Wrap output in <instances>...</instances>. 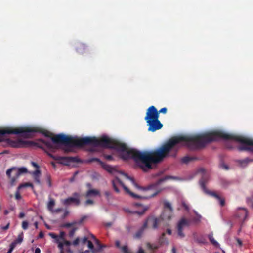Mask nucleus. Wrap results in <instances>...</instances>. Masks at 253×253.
<instances>
[{"mask_svg": "<svg viewBox=\"0 0 253 253\" xmlns=\"http://www.w3.org/2000/svg\"><path fill=\"white\" fill-rule=\"evenodd\" d=\"M220 139V131H214L202 134L178 136L169 140L166 143L156 150L141 152L129 149L125 143L114 141L112 149L126 153V158H131L144 171L152 169V164L162 162L164 158L169 156L175 157L181 142L191 150L204 148L211 142Z\"/></svg>", "mask_w": 253, "mask_h": 253, "instance_id": "obj_1", "label": "nucleus"}, {"mask_svg": "<svg viewBox=\"0 0 253 253\" xmlns=\"http://www.w3.org/2000/svg\"><path fill=\"white\" fill-rule=\"evenodd\" d=\"M93 162H97L99 163L102 166V167L107 171H108L109 173H111L115 176V179L112 180V184L113 188L114 190V191L116 193H119L120 190L118 189V188L117 187L116 182H118L120 185L123 187L124 190L125 191L126 193L128 194L129 195H130L132 197L135 198V199H140V198H150L154 197L156 196L157 194H158L160 192L161 190H157L156 191L154 192V193H152L150 194V195L147 196V197H142L138 195H137L136 194H134V193L132 192L129 190V189L124 184V183L117 177V174L120 173L123 175H124L125 177H126L127 179L129 180L132 184L137 189L139 190H143L144 191H147L151 190H155L157 188V187L161 184L163 181L170 179L171 178L170 176H166L164 178H161L159 179L156 183L151 184L147 187H142L139 185H138L135 181L133 178L129 176L127 174L124 173L122 171H118L115 168L112 167V166L108 165L107 164H106L104 163H103L100 160L97 158H91L87 160V162L88 163H92Z\"/></svg>", "mask_w": 253, "mask_h": 253, "instance_id": "obj_2", "label": "nucleus"}, {"mask_svg": "<svg viewBox=\"0 0 253 253\" xmlns=\"http://www.w3.org/2000/svg\"><path fill=\"white\" fill-rule=\"evenodd\" d=\"M65 140L67 142H73L75 145L85 146L92 145L93 146H100L106 148H112L114 140L107 136H103L100 139L96 137H86L82 138L78 140H74L69 138H65Z\"/></svg>", "mask_w": 253, "mask_h": 253, "instance_id": "obj_3", "label": "nucleus"}, {"mask_svg": "<svg viewBox=\"0 0 253 253\" xmlns=\"http://www.w3.org/2000/svg\"><path fill=\"white\" fill-rule=\"evenodd\" d=\"M40 141L42 142V145L39 147L45 151L48 155L54 160L57 161L60 164L64 165H69L71 163H79L81 160L78 157H62L54 156L49 152H54L59 147L54 145L50 141H46L43 139H40Z\"/></svg>", "mask_w": 253, "mask_h": 253, "instance_id": "obj_4", "label": "nucleus"}, {"mask_svg": "<svg viewBox=\"0 0 253 253\" xmlns=\"http://www.w3.org/2000/svg\"><path fill=\"white\" fill-rule=\"evenodd\" d=\"M39 132L43 134L45 136L49 137V133L44 130H41L37 127H20L13 128L11 127H7L0 129V142L2 141V137L5 134H21V136L25 138H29L32 136V133Z\"/></svg>", "mask_w": 253, "mask_h": 253, "instance_id": "obj_5", "label": "nucleus"}, {"mask_svg": "<svg viewBox=\"0 0 253 253\" xmlns=\"http://www.w3.org/2000/svg\"><path fill=\"white\" fill-rule=\"evenodd\" d=\"M38 128L41 130H44V129H42L39 127ZM45 130V129H44ZM49 133L50 136L49 137H51L52 141L55 144H62L65 145V147H63L62 149L64 151L65 153H68L70 152L73 151V148L75 147H81L83 146L77 145H75L73 143V142H67L65 140V138H69L74 140H78L81 139V138H75L71 136H69L68 135H66L64 134H59L55 135L54 136L51 137L52 135L51 133L48 131ZM48 137L47 136H46Z\"/></svg>", "mask_w": 253, "mask_h": 253, "instance_id": "obj_6", "label": "nucleus"}, {"mask_svg": "<svg viewBox=\"0 0 253 253\" xmlns=\"http://www.w3.org/2000/svg\"><path fill=\"white\" fill-rule=\"evenodd\" d=\"M197 172L198 173H201L202 174L201 178L199 180V184L204 193L208 195L215 197L216 199L218 200V201L220 202V205L222 207L224 206L225 204V199L224 198H222L219 195H218L215 192L211 191L208 190L206 187L205 184L208 180V177L207 175L206 174L205 169L203 168H200L198 170Z\"/></svg>", "mask_w": 253, "mask_h": 253, "instance_id": "obj_7", "label": "nucleus"}, {"mask_svg": "<svg viewBox=\"0 0 253 253\" xmlns=\"http://www.w3.org/2000/svg\"><path fill=\"white\" fill-rule=\"evenodd\" d=\"M27 172V169L24 167L19 168L18 169L15 168L8 169L6 171V174L10 179L11 185L13 186L14 185L16 180L21 174Z\"/></svg>", "mask_w": 253, "mask_h": 253, "instance_id": "obj_8", "label": "nucleus"}, {"mask_svg": "<svg viewBox=\"0 0 253 253\" xmlns=\"http://www.w3.org/2000/svg\"><path fill=\"white\" fill-rule=\"evenodd\" d=\"M190 225V222L188 220L185 218H182L177 223V230L178 236L180 238H183L185 237V234L183 232V229L186 227H188Z\"/></svg>", "mask_w": 253, "mask_h": 253, "instance_id": "obj_9", "label": "nucleus"}, {"mask_svg": "<svg viewBox=\"0 0 253 253\" xmlns=\"http://www.w3.org/2000/svg\"><path fill=\"white\" fill-rule=\"evenodd\" d=\"M164 208L165 209L161 215L163 220H169L172 216L173 209L171 204L167 201L164 202Z\"/></svg>", "mask_w": 253, "mask_h": 253, "instance_id": "obj_10", "label": "nucleus"}, {"mask_svg": "<svg viewBox=\"0 0 253 253\" xmlns=\"http://www.w3.org/2000/svg\"><path fill=\"white\" fill-rule=\"evenodd\" d=\"M159 118L158 110L154 106H151L146 110L145 120L146 122Z\"/></svg>", "mask_w": 253, "mask_h": 253, "instance_id": "obj_11", "label": "nucleus"}, {"mask_svg": "<svg viewBox=\"0 0 253 253\" xmlns=\"http://www.w3.org/2000/svg\"><path fill=\"white\" fill-rule=\"evenodd\" d=\"M148 127V131L151 132H155L157 130L161 129L163 125L161 123L159 119L152 120L146 122Z\"/></svg>", "mask_w": 253, "mask_h": 253, "instance_id": "obj_12", "label": "nucleus"}, {"mask_svg": "<svg viewBox=\"0 0 253 253\" xmlns=\"http://www.w3.org/2000/svg\"><path fill=\"white\" fill-rule=\"evenodd\" d=\"M73 197H70L62 200V204L65 206H68L72 204H74L77 206L79 205L80 204V194L78 193L75 192L73 194Z\"/></svg>", "mask_w": 253, "mask_h": 253, "instance_id": "obj_13", "label": "nucleus"}, {"mask_svg": "<svg viewBox=\"0 0 253 253\" xmlns=\"http://www.w3.org/2000/svg\"><path fill=\"white\" fill-rule=\"evenodd\" d=\"M85 216H83L79 220L74 221L70 223H64L62 225V227L64 228H70L72 227L73 228L77 225H81L85 220Z\"/></svg>", "mask_w": 253, "mask_h": 253, "instance_id": "obj_14", "label": "nucleus"}, {"mask_svg": "<svg viewBox=\"0 0 253 253\" xmlns=\"http://www.w3.org/2000/svg\"><path fill=\"white\" fill-rule=\"evenodd\" d=\"M147 221V225H148V223H151L152 224V227L154 229H157L158 227V224L159 223V219L157 218H155L153 217H149L146 220L145 222Z\"/></svg>", "mask_w": 253, "mask_h": 253, "instance_id": "obj_15", "label": "nucleus"}, {"mask_svg": "<svg viewBox=\"0 0 253 253\" xmlns=\"http://www.w3.org/2000/svg\"><path fill=\"white\" fill-rule=\"evenodd\" d=\"M96 196H100V193L98 190L95 189H90L85 194V197L86 198Z\"/></svg>", "mask_w": 253, "mask_h": 253, "instance_id": "obj_16", "label": "nucleus"}, {"mask_svg": "<svg viewBox=\"0 0 253 253\" xmlns=\"http://www.w3.org/2000/svg\"><path fill=\"white\" fill-rule=\"evenodd\" d=\"M149 209V206H145L143 207V209L142 211H130L129 210H126L127 212L131 213V214H137L140 216L143 215L145 212Z\"/></svg>", "mask_w": 253, "mask_h": 253, "instance_id": "obj_17", "label": "nucleus"}, {"mask_svg": "<svg viewBox=\"0 0 253 253\" xmlns=\"http://www.w3.org/2000/svg\"><path fill=\"white\" fill-rule=\"evenodd\" d=\"M77 51L80 53L83 54L87 50V46L84 43H78L76 47Z\"/></svg>", "mask_w": 253, "mask_h": 253, "instance_id": "obj_18", "label": "nucleus"}, {"mask_svg": "<svg viewBox=\"0 0 253 253\" xmlns=\"http://www.w3.org/2000/svg\"><path fill=\"white\" fill-rule=\"evenodd\" d=\"M147 228V221L144 222L142 226L138 230L135 234V237L139 238L142 235L144 231Z\"/></svg>", "mask_w": 253, "mask_h": 253, "instance_id": "obj_19", "label": "nucleus"}, {"mask_svg": "<svg viewBox=\"0 0 253 253\" xmlns=\"http://www.w3.org/2000/svg\"><path fill=\"white\" fill-rule=\"evenodd\" d=\"M24 144V142L22 140H18L17 141H10V145L14 148H20L22 147Z\"/></svg>", "mask_w": 253, "mask_h": 253, "instance_id": "obj_20", "label": "nucleus"}, {"mask_svg": "<svg viewBox=\"0 0 253 253\" xmlns=\"http://www.w3.org/2000/svg\"><path fill=\"white\" fill-rule=\"evenodd\" d=\"M23 240V233L21 232L18 236V237L16 239H15L13 242H12L11 244H14V246L16 247V245L18 244H20L22 242Z\"/></svg>", "mask_w": 253, "mask_h": 253, "instance_id": "obj_21", "label": "nucleus"}, {"mask_svg": "<svg viewBox=\"0 0 253 253\" xmlns=\"http://www.w3.org/2000/svg\"><path fill=\"white\" fill-rule=\"evenodd\" d=\"M195 240L199 244H206L207 243L206 239L203 235L195 237Z\"/></svg>", "mask_w": 253, "mask_h": 253, "instance_id": "obj_22", "label": "nucleus"}, {"mask_svg": "<svg viewBox=\"0 0 253 253\" xmlns=\"http://www.w3.org/2000/svg\"><path fill=\"white\" fill-rule=\"evenodd\" d=\"M55 205V200L52 198H50L48 203H47V209L50 212L53 211V207Z\"/></svg>", "mask_w": 253, "mask_h": 253, "instance_id": "obj_23", "label": "nucleus"}, {"mask_svg": "<svg viewBox=\"0 0 253 253\" xmlns=\"http://www.w3.org/2000/svg\"><path fill=\"white\" fill-rule=\"evenodd\" d=\"M253 161V160L252 159L246 158L244 159L239 160L238 163L242 167H245L249 163L252 162Z\"/></svg>", "mask_w": 253, "mask_h": 253, "instance_id": "obj_24", "label": "nucleus"}, {"mask_svg": "<svg viewBox=\"0 0 253 253\" xmlns=\"http://www.w3.org/2000/svg\"><path fill=\"white\" fill-rule=\"evenodd\" d=\"M197 158H195V157H189V156H185V157H183L181 160V161L182 163H184V164H187L190 161H193L194 160H196Z\"/></svg>", "mask_w": 253, "mask_h": 253, "instance_id": "obj_25", "label": "nucleus"}, {"mask_svg": "<svg viewBox=\"0 0 253 253\" xmlns=\"http://www.w3.org/2000/svg\"><path fill=\"white\" fill-rule=\"evenodd\" d=\"M208 238L211 243L214 246L218 247L219 246L218 243L213 238L212 233L208 235Z\"/></svg>", "mask_w": 253, "mask_h": 253, "instance_id": "obj_26", "label": "nucleus"}, {"mask_svg": "<svg viewBox=\"0 0 253 253\" xmlns=\"http://www.w3.org/2000/svg\"><path fill=\"white\" fill-rule=\"evenodd\" d=\"M27 187H30L32 189L34 188L33 185L32 184V183H30V182H27V183H25L20 184L18 187L17 189H18V190H20V189H22V188Z\"/></svg>", "mask_w": 253, "mask_h": 253, "instance_id": "obj_27", "label": "nucleus"}, {"mask_svg": "<svg viewBox=\"0 0 253 253\" xmlns=\"http://www.w3.org/2000/svg\"><path fill=\"white\" fill-rule=\"evenodd\" d=\"M120 249L122 253H131L129 252L127 245L122 246Z\"/></svg>", "mask_w": 253, "mask_h": 253, "instance_id": "obj_28", "label": "nucleus"}, {"mask_svg": "<svg viewBox=\"0 0 253 253\" xmlns=\"http://www.w3.org/2000/svg\"><path fill=\"white\" fill-rule=\"evenodd\" d=\"M78 229V227H74L69 232V237L70 238H72L76 232V231Z\"/></svg>", "mask_w": 253, "mask_h": 253, "instance_id": "obj_29", "label": "nucleus"}, {"mask_svg": "<svg viewBox=\"0 0 253 253\" xmlns=\"http://www.w3.org/2000/svg\"><path fill=\"white\" fill-rule=\"evenodd\" d=\"M147 247L148 249H149L150 250H154V249H157L158 248V246H157L156 245H153L150 243H147Z\"/></svg>", "mask_w": 253, "mask_h": 253, "instance_id": "obj_30", "label": "nucleus"}, {"mask_svg": "<svg viewBox=\"0 0 253 253\" xmlns=\"http://www.w3.org/2000/svg\"><path fill=\"white\" fill-rule=\"evenodd\" d=\"M46 180H47V182L48 183V186L49 187H51L52 186V182H51V176L49 174H47Z\"/></svg>", "mask_w": 253, "mask_h": 253, "instance_id": "obj_31", "label": "nucleus"}, {"mask_svg": "<svg viewBox=\"0 0 253 253\" xmlns=\"http://www.w3.org/2000/svg\"><path fill=\"white\" fill-rule=\"evenodd\" d=\"M94 204V201L91 199H87L84 202V205L85 206H87L88 205H92Z\"/></svg>", "mask_w": 253, "mask_h": 253, "instance_id": "obj_32", "label": "nucleus"}, {"mask_svg": "<svg viewBox=\"0 0 253 253\" xmlns=\"http://www.w3.org/2000/svg\"><path fill=\"white\" fill-rule=\"evenodd\" d=\"M28 227V222L27 221H23L22 223V228L24 230H27Z\"/></svg>", "mask_w": 253, "mask_h": 253, "instance_id": "obj_33", "label": "nucleus"}, {"mask_svg": "<svg viewBox=\"0 0 253 253\" xmlns=\"http://www.w3.org/2000/svg\"><path fill=\"white\" fill-rule=\"evenodd\" d=\"M104 195L106 197V198L107 200H109L110 198L111 197V193L109 191H106L104 192Z\"/></svg>", "mask_w": 253, "mask_h": 253, "instance_id": "obj_34", "label": "nucleus"}, {"mask_svg": "<svg viewBox=\"0 0 253 253\" xmlns=\"http://www.w3.org/2000/svg\"><path fill=\"white\" fill-rule=\"evenodd\" d=\"M33 175L34 177H36L37 176H40L41 175V171L39 169H37L35 171L33 172Z\"/></svg>", "mask_w": 253, "mask_h": 253, "instance_id": "obj_35", "label": "nucleus"}, {"mask_svg": "<svg viewBox=\"0 0 253 253\" xmlns=\"http://www.w3.org/2000/svg\"><path fill=\"white\" fill-rule=\"evenodd\" d=\"M167 112V108L164 107L161 108L160 110L158 111V115L160 116V113L166 114Z\"/></svg>", "mask_w": 253, "mask_h": 253, "instance_id": "obj_36", "label": "nucleus"}, {"mask_svg": "<svg viewBox=\"0 0 253 253\" xmlns=\"http://www.w3.org/2000/svg\"><path fill=\"white\" fill-rule=\"evenodd\" d=\"M220 166L221 168H222V169H224L225 170H228L229 169V167L226 164H225L224 163H221L220 164Z\"/></svg>", "mask_w": 253, "mask_h": 253, "instance_id": "obj_37", "label": "nucleus"}, {"mask_svg": "<svg viewBox=\"0 0 253 253\" xmlns=\"http://www.w3.org/2000/svg\"><path fill=\"white\" fill-rule=\"evenodd\" d=\"M80 238L79 237H77L76 238V239L73 242V243H72L74 246H76L77 245H78V244H79V242H80Z\"/></svg>", "mask_w": 253, "mask_h": 253, "instance_id": "obj_38", "label": "nucleus"}, {"mask_svg": "<svg viewBox=\"0 0 253 253\" xmlns=\"http://www.w3.org/2000/svg\"><path fill=\"white\" fill-rule=\"evenodd\" d=\"M63 211V209L62 208H57L55 210L53 209V211H51V212L52 213H58L61 211Z\"/></svg>", "mask_w": 253, "mask_h": 253, "instance_id": "obj_39", "label": "nucleus"}, {"mask_svg": "<svg viewBox=\"0 0 253 253\" xmlns=\"http://www.w3.org/2000/svg\"><path fill=\"white\" fill-rule=\"evenodd\" d=\"M15 247L14 246V244H10V248H9L8 251H7V252L6 253H11L13 251V250H14V249L15 248Z\"/></svg>", "mask_w": 253, "mask_h": 253, "instance_id": "obj_40", "label": "nucleus"}, {"mask_svg": "<svg viewBox=\"0 0 253 253\" xmlns=\"http://www.w3.org/2000/svg\"><path fill=\"white\" fill-rule=\"evenodd\" d=\"M87 246L89 249L91 250L94 248V245L93 243L89 240L87 241Z\"/></svg>", "mask_w": 253, "mask_h": 253, "instance_id": "obj_41", "label": "nucleus"}, {"mask_svg": "<svg viewBox=\"0 0 253 253\" xmlns=\"http://www.w3.org/2000/svg\"><path fill=\"white\" fill-rule=\"evenodd\" d=\"M182 206L185 209V210H186L187 211H189V206L186 204V203L185 202L183 201L182 202Z\"/></svg>", "mask_w": 253, "mask_h": 253, "instance_id": "obj_42", "label": "nucleus"}, {"mask_svg": "<svg viewBox=\"0 0 253 253\" xmlns=\"http://www.w3.org/2000/svg\"><path fill=\"white\" fill-rule=\"evenodd\" d=\"M63 241L64 245L65 246H69L72 244V243L69 241H67L65 239Z\"/></svg>", "mask_w": 253, "mask_h": 253, "instance_id": "obj_43", "label": "nucleus"}, {"mask_svg": "<svg viewBox=\"0 0 253 253\" xmlns=\"http://www.w3.org/2000/svg\"><path fill=\"white\" fill-rule=\"evenodd\" d=\"M40 177L39 176H37L36 177H34L35 181L38 184L41 183Z\"/></svg>", "mask_w": 253, "mask_h": 253, "instance_id": "obj_44", "label": "nucleus"}, {"mask_svg": "<svg viewBox=\"0 0 253 253\" xmlns=\"http://www.w3.org/2000/svg\"><path fill=\"white\" fill-rule=\"evenodd\" d=\"M64 243L63 242H59L58 245V248L60 249V251H63L64 247Z\"/></svg>", "mask_w": 253, "mask_h": 253, "instance_id": "obj_45", "label": "nucleus"}, {"mask_svg": "<svg viewBox=\"0 0 253 253\" xmlns=\"http://www.w3.org/2000/svg\"><path fill=\"white\" fill-rule=\"evenodd\" d=\"M239 209H242L243 210V212L245 214V218H246L248 216V211H247V210L246 209V208H239Z\"/></svg>", "mask_w": 253, "mask_h": 253, "instance_id": "obj_46", "label": "nucleus"}, {"mask_svg": "<svg viewBox=\"0 0 253 253\" xmlns=\"http://www.w3.org/2000/svg\"><path fill=\"white\" fill-rule=\"evenodd\" d=\"M69 214V212L67 210H66L65 211H64V214H63V215L62 216V218L63 219L65 218L66 217H67Z\"/></svg>", "mask_w": 253, "mask_h": 253, "instance_id": "obj_47", "label": "nucleus"}, {"mask_svg": "<svg viewBox=\"0 0 253 253\" xmlns=\"http://www.w3.org/2000/svg\"><path fill=\"white\" fill-rule=\"evenodd\" d=\"M104 157L107 160H113V157L110 155H105L104 156Z\"/></svg>", "mask_w": 253, "mask_h": 253, "instance_id": "obj_48", "label": "nucleus"}, {"mask_svg": "<svg viewBox=\"0 0 253 253\" xmlns=\"http://www.w3.org/2000/svg\"><path fill=\"white\" fill-rule=\"evenodd\" d=\"M115 246L117 248L120 249L122 247V246H120V242L119 240H116L115 241Z\"/></svg>", "mask_w": 253, "mask_h": 253, "instance_id": "obj_49", "label": "nucleus"}, {"mask_svg": "<svg viewBox=\"0 0 253 253\" xmlns=\"http://www.w3.org/2000/svg\"><path fill=\"white\" fill-rule=\"evenodd\" d=\"M65 233L64 231H62L60 232V238L62 240H65L64 236H65Z\"/></svg>", "mask_w": 253, "mask_h": 253, "instance_id": "obj_50", "label": "nucleus"}, {"mask_svg": "<svg viewBox=\"0 0 253 253\" xmlns=\"http://www.w3.org/2000/svg\"><path fill=\"white\" fill-rule=\"evenodd\" d=\"M31 164L33 166L35 167L37 169H39V166L36 163H35L34 162H31Z\"/></svg>", "mask_w": 253, "mask_h": 253, "instance_id": "obj_51", "label": "nucleus"}, {"mask_svg": "<svg viewBox=\"0 0 253 253\" xmlns=\"http://www.w3.org/2000/svg\"><path fill=\"white\" fill-rule=\"evenodd\" d=\"M9 225H10V223H8L6 225H5V226H3L1 227V229L3 230H7L9 227Z\"/></svg>", "mask_w": 253, "mask_h": 253, "instance_id": "obj_52", "label": "nucleus"}, {"mask_svg": "<svg viewBox=\"0 0 253 253\" xmlns=\"http://www.w3.org/2000/svg\"><path fill=\"white\" fill-rule=\"evenodd\" d=\"M88 241L87 238L86 237H84L82 240V242L83 244H85Z\"/></svg>", "mask_w": 253, "mask_h": 253, "instance_id": "obj_53", "label": "nucleus"}, {"mask_svg": "<svg viewBox=\"0 0 253 253\" xmlns=\"http://www.w3.org/2000/svg\"><path fill=\"white\" fill-rule=\"evenodd\" d=\"M15 198L16 199L19 200L21 198V195L19 192H17L15 194Z\"/></svg>", "mask_w": 253, "mask_h": 253, "instance_id": "obj_54", "label": "nucleus"}, {"mask_svg": "<svg viewBox=\"0 0 253 253\" xmlns=\"http://www.w3.org/2000/svg\"><path fill=\"white\" fill-rule=\"evenodd\" d=\"M25 216V213L24 212H20L19 215V218H22Z\"/></svg>", "mask_w": 253, "mask_h": 253, "instance_id": "obj_55", "label": "nucleus"}, {"mask_svg": "<svg viewBox=\"0 0 253 253\" xmlns=\"http://www.w3.org/2000/svg\"><path fill=\"white\" fill-rule=\"evenodd\" d=\"M35 253H41V250L39 248H36L35 251Z\"/></svg>", "mask_w": 253, "mask_h": 253, "instance_id": "obj_56", "label": "nucleus"}, {"mask_svg": "<svg viewBox=\"0 0 253 253\" xmlns=\"http://www.w3.org/2000/svg\"><path fill=\"white\" fill-rule=\"evenodd\" d=\"M237 243L238 244L240 245V246H242V241L239 239H237Z\"/></svg>", "mask_w": 253, "mask_h": 253, "instance_id": "obj_57", "label": "nucleus"}, {"mask_svg": "<svg viewBox=\"0 0 253 253\" xmlns=\"http://www.w3.org/2000/svg\"><path fill=\"white\" fill-rule=\"evenodd\" d=\"M167 233L169 234V235H171V233H172V231L171 230V229H167Z\"/></svg>", "mask_w": 253, "mask_h": 253, "instance_id": "obj_58", "label": "nucleus"}, {"mask_svg": "<svg viewBox=\"0 0 253 253\" xmlns=\"http://www.w3.org/2000/svg\"><path fill=\"white\" fill-rule=\"evenodd\" d=\"M44 236V234L42 232H41L39 234V237L40 238H42V237H43Z\"/></svg>", "mask_w": 253, "mask_h": 253, "instance_id": "obj_59", "label": "nucleus"}, {"mask_svg": "<svg viewBox=\"0 0 253 253\" xmlns=\"http://www.w3.org/2000/svg\"><path fill=\"white\" fill-rule=\"evenodd\" d=\"M138 253H144V251L142 248H140L138 251Z\"/></svg>", "mask_w": 253, "mask_h": 253, "instance_id": "obj_60", "label": "nucleus"}, {"mask_svg": "<svg viewBox=\"0 0 253 253\" xmlns=\"http://www.w3.org/2000/svg\"><path fill=\"white\" fill-rule=\"evenodd\" d=\"M34 225L36 228V229H37L38 227V223L37 221H36L35 222V223H34Z\"/></svg>", "mask_w": 253, "mask_h": 253, "instance_id": "obj_61", "label": "nucleus"}, {"mask_svg": "<svg viewBox=\"0 0 253 253\" xmlns=\"http://www.w3.org/2000/svg\"><path fill=\"white\" fill-rule=\"evenodd\" d=\"M8 213H9V211H8V210H4V215H7V214H8Z\"/></svg>", "mask_w": 253, "mask_h": 253, "instance_id": "obj_62", "label": "nucleus"}, {"mask_svg": "<svg viewBox=\"0 0 253 253\" xmlns=\"http://www.w3.org/2000/svg\"><path fill=\"white\" fill-rule=\"evenodd\" d=\"M86 186L88 188H91V184L89 183H88L86 184Z\"/></svg>", "mask_w": 253, "mask_h": 253, "instance_id": "obj_63", "label": "nucleus"}, {"mask_svg": "<svg viewBox=\"0 0 253 253\" xmlns=\"http://www.w3.org/2000/svg\"><path fill=\"white\" fill-rule=\"evenodd\" d=\"M172 251L173 253H176V250H175V248L174 247H173L172 248Z\"/></svg>", "mask_w": 253, "mask_h": 253, "instance_id": "obj_64", "label": "nucleus"}]
</instances>
